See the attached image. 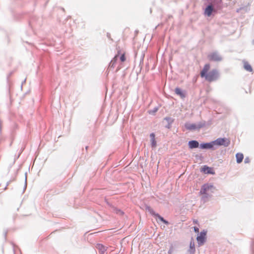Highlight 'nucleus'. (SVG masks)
Here are the masks:
<instances>
[{
    "mask_svg": "<svg viewBox=\"0 0 254 254\" xmlns=\"http://www.w3.org/2000/svg\"><path fill=\"white\" fill-rule=\"evenodd\" d=\"M210 68L209 64H207L204 65L202 70L201 71L200 74L201 77H204L205 80L212 82L216 80L218 77V72L217 70L214 69L208 72Z\"/></svg>",
    "mask_w": 254,
    "mask_h": 254,
    "instance_id": "nucleus-1",
    "label": "nucleus"
},
{
    "mask_svg": "<svg viewBox=\"0 0 254 254\" xmlns=\"http://www.w3.org/2000/svg\"><path fill=\"white\" fill-rule=\"evenodd\" d=\"M216 190L215 187L213 185L206 184L202 186L199 193L201 194L204 195L205 197H207Z\"/></svg>",
    "mask_w": 254,
    "mask_h": 254,
    "instance_id": "nucleus-2",
    "label": "nucleus"
},
{
    "mask_svg": "<svg viewBox=\"0 0 254 254\" xmlns=\"http://www.w3.org/2000/svg\"><path fill=\"white\" fill-rule=\"evenodd\" d=\"M214 144L217 145L228 146L230 144V140L225 138H219L214 142Z\"/></svg>",
    "mask_w": 254,
    "mask_h": 254,
    "instance_id": "nucleus-3",
    "label": "nucleus"
},
{
    "mask_svg": "<svg viewBox=\"0 0 254 254\" xmlns=\"http://www.w3.org/2000/svg\"><path fill=\"white\" fill-rule=\"evenodd\" d=\"M206 231L203 230L201 231L199 236L196 238L198 244L199 246L202 245L206 239Z\"/></svg>",
    "mask_w": 254,
    "mask_h": 254,
    "instance_id": "nucleus-4",
    "label": "nucleus"
},
{
    "mask_svg": "<svg viewBox=\"0 0 254 254\" xmlns=\"http://www.w3.org/2000/svg\"><path fill=\"white\" fill-rule=\"evenodd\" d=\"M203 126V125L201 124H199L198 125L189 123H187L185 124V127H186V128L189 130L199 129V128H201Z\"/></svg>",
    "mask_w": 254,
    "mask_h": 254,
    "instance_id": "nucleus-5",
    "label": "nucleus"
},
{
    "mask_svg": "<svg viewBox=\"0 0 254 254\" xmlns=\"http://www.w3.org/2000/svg\"><path fill=\"white\" fill-rule=\"evenodd\" d=\"M208 58L210 61H220L221 60V57L217 53H212L208 56Z\"/></svg>",
    "mask_w": 254,
    "mask_h": 254,
    "instance_id": "nucleus-6",
    "label": "nucleus"
},
{
    "mask_svg": "<svg viewBox=\"0 0 254 254\" xmlns=\"http://www.w3.org/2000/svg\"><path fill=\"white\" fill-rule=\"evenodd\" d=\"M201 171L205 174H214L215 172L212 168L204 166L201 168Z\"/></svg>",
    "mask_w": 254,
    "mask_h": 254,
    "instance_id": "nucleus-7",
    "label": "nucleus"
},
{
    "mask_svg": "<svg viewBox=\"0 0 254 254\" xmlns=\"http://www.w3.org/2000/svg\"><path fill=\"white\" fill-rule=\"evenodd\" d=\"M214 10V9L213 8V6L212 5H209L207 6L204 10V14L207 15V16H210L213 11Z\"/></svg>",
    "mask_w": 254,
    "mask_h": 254,
    "instance_id": "nucleus-8",
    "label": "nucleus"
},
{
    "mask_svg": "<svg viewBox=\"0 0 254 254\" xmlns=\"http://www.w3.org/2000/svg\"><path fill=\"white\" fill-rule=\"evenodd\" d=\"M120 53H121V51H118V54L114 57L113 59L111 61V63L110 64V66L111 67H113V68L114 67L116 63L117 60V58L119 56V55L120 54Z\"/></svg>",
    "mask_w": 254,
    "mask_h": 254,
    "instance_id": "nucleus-9",
    "label": "nucleus"
},
{
    "mask_svg": "<svg viewBox=\"0 0 254 254\" xmlns=\"http://www.w3.org/2000/svg\"><path fill=\"white\" fill-rule=\"evenodd\" d=\"M189 146L190 148H197L199 146V143L197 141L192 140L189 142Z\"/></svg>",
    "mask_w": 254,
    "mask_h": 254,
    "instance_id": "nucleus-10",
    "label": "nucleus"
},
{
    "mask_svg": "<svg viewBox=\"0 0 254 254\" xmlns=\"http://www.w3.org/2000/svg\"><path fill=\"white\" fill-rule=\"evenodd\" d=\"M236 157L237 159V162L238 163H240L242 162L244 159V155L242 153H238L236 155Z\"/></svg>",
    "mask_w": 254,
    "mask_h": 254,
    "instance_id": "nucleus-11",
    "label": "nucleus"
},
{
    "mask_svg": "<svg viewBox=\"0 0 254 254\" xmlns=\"http://www.w3.org/2000/svg\"><path fill=\"white\" fill-rule=\"evenodd\" d=\"M175 92L176 94L179 95L182 98H184L185 97V94L181 90V89L179 88H175Z\"/></svg>",
    "mask_w": 254,
    "mask_h": 254,
    "instance_id": "nucleus-12",
    "label": "nucleus"
},
{
    "mask_svg": "<svg viewBox=\"0 0 254 254\" xmlns=\"http://www.w3.org/2000/svg\"><path fill=\"white\" fill-rule=\"evenodd\" d=\"M151 142L152 146L155 147L156 146V142L155 138V134L153 133L150 134Z\"/></svg>",
    "mask_w": 254,
    "mask_h": 254,
    "instance_id": "nucleus-13",
    "label": "nucleus"
},
{
    "mask_svg": "<svg viewBox=\"0 0 254 254\" xmlns=\"http://www.w3.org/2000/svg\"><path fill=\"white\" fill-rule=\"evenodd\" d=\"M244 68L248 71L252 72L253 71V68L251 65L248 62L244 63Z\"/></svg>",
    "mask_w": 254,
    "mask_h": 254,
    "instance_id": "nucleus-14",
    "label": "nucleus"
},
{
    "mask_svg": "<svg viewBox=\"0 0 254 254\" xmlns=\"http://www.w3.org/2000/svg\"><path fill=\"white\" fill-rule=\"evenodd\" d=\"M190 254H193L195 251L194 244L193 242H190Z\"/></svg>",
    "mask_w": 254,
    "mask_h": 254,
    "instance_id": "nucleus-15",
    "label": "nucleus"
},
{
    "mask_svg": "<svg viewBox=\"0 0 254 254\" xmlns=\"http://www.w3.org/2000/svg\"><path fill=\"white\" fill-rule=\"evenodd\" d=\"M96 248L101 252V253H103L106 251L105 247L102 244H98Z\"/></svg>",
    "mask_w": 254,
    "mask_h": 254,
    "instance_id": "nucleus-16",
    "label": "nucleus"
},
{
    "mask_svg": "<svg viewBox=\"0 0 254 254\" xmlns=\"http://www.w3.org/2000/svg\"><path fill=\"white\" fill-rule=\"evenodd\" d=\"M213 147V145L211 143H204L200 144V147L201 148H211Z\"/></svg>",
    "mask_w": 254,
    "mask_h": 254,
    "instance_id": "nucleus-17",
    "label": "nucleus"
},
{
    "mask_svg": "<svg viewBox=\"0 0 254 254\" xmlns=\"http://www.w3.org/2000/svg\"><path fill=\"white\" fill-rule=\"evenodd\" d=\"M156 217H158V219L165 224H168V222L165 220L162 217L159 215L158 214H156Z\"/></svg>",
    "mask_w": 254,
    "mask_h": 254,
    "instance_id": "nucleus-18",
    "label": "nucleus"
},
{
    "mask_svg": "<svg viewBox=\"0 0 254 254\" xmlns=\"http://www.w3.org/2000/svg\"><path fill=\"white\" fill-rule=\"evenodd\" d=\"M147 209H148V211L150 212V213L151 214H152V215H154V216H156V214H157L155 213V212L154 211V210H153L152 208H150V207H147Z\"/></svg>",
    "mask_w": 254,
    "mask_h": 254,
    "instance_id": "nucleus-19",
    "label": "nucleus"
},
{
    "mask_svg": "<svg viewBox=\"0 0 254 254\" xmlns=\"http://www.w3.org/2000/svg\"><path fill=\"white\" fill-rule=\"evenodd\" d=\"M120 60L122 62H124L126 60L125 53H124L123 54H122L120 57Z\"/></svg>",
    "mask_w": 254,
    "mask_h": 254,
    "instance_id": "nucleus-20",
    "label": "nucleus"
},
{
    "mask_svg": "<svg viewBox=\"0 0 254 254\" xmlns=\"http://www.w3.org/2000/svg\"><path fill=\"white\" fill-rule=\"evenodd\" d=\"M193 229H194V231L195 233H198L199 232V229L198 228L196 227H193Z\"/></svg>",
    "mask_w": 254,
    "mask_h": 254,
    "instance_id": "nucleus-21",
    "label": "nucleus"
},
{
    "mask_svg": "<svg viewBox=\"0 0 254 254\" xmlns=\"http://www.w3.org/2000/svg\"><path fill=\"white\" fill-rule=\"evenodd\" d=\"M117 213L119 214L120 215H123L124 214L123 212L121 210H119L118 212H117Z\"/></svg>",
    "mask_w": 254,
    "mask_h": 254,
    "instance_id": "nucleus-22",
    "label": "nucleus"
},
{
    "mask_svg": "<svg viewBox=\"0 0 254 254\" xmlns=\"http://www.w3.org/2000/svg\"><path fill=\"white\" fill-rule=\"evenodd\" d=\"M245 162L246 163H249V158H246V159H245Z\"/></svg>",
    "mask_w": 254,
    "mask_h": 254,
    "instance_id": "nucleus-23",
    "label": "nucleus"
},
{
    "mask_svg": "<svg viewBox=\"0 0 254 254\" xmlns=\"http://www.w3.org/2000/svg\"><path fill=\"white\" fill-rule=\"evenodd\" d=\"M193 223H195V224H197V221L195 220H193Z\"/></svg>",
    "mask_w": 254,
    "mask_h": 254,
    "instance_id": "nucleus-24",
    "label": "nucleus"
},
{
    "mask_svg": "<svg viewBox=\"0 0 254 254\" xmlns=\"http://www.w3.org/2000/svg\"><path fill=\"white\" fill-rule=\"evenodd\" d=\"M216 0L218 1V3H220L222 1V0Z\"/></svg>",
    "mask_w": 254,
    "mask_h": 254,
    "instance_id": "nucleus-25",
    "label": "nucleus"
}]
</instances>
